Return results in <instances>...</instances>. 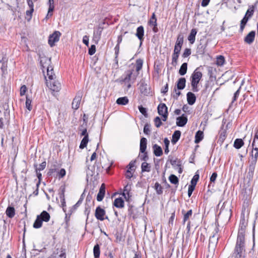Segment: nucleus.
<instances>
[{
	"mask_svg": "<svg viewBox=\"0 0 258 258\" xmlns=\"http://www.w3.org/2000/svg\"><path fill=\"white\" fill-rule=\"evenodd\" d=\"M247 222L244 216L241 218L240 222V229L238 233L237 241L233 253L234 258H244L245 255V229Z\"/></svg>",
	"mask_w": 258,
	"mask_h": 258,
	"instance_id": "f257e3e1",
	"label": "nucleus"
},
{
	"mask_svg": "<svg viewBox=\"0 0 258 258\" xmlns=\"http://www.w3.org/2000/svg\"><path fill=\"white\" fill-rule=\"evenodd\" d=\"M40 64L42 67V71L45 73V71H46V75L48 80H52L55 78V75L53 72V67L50 66L51 60L46 57H41L40 61Z\"/></svg>",
	"mask_w": 258,
	"mask_h": 258,
	"instance_id": "f03ea898",
	"label": "nucleus"
},
{
	"mask_svg": "<svg viewBox=\"0 0 258 258\" xmlns=\"http://www.w3.org/2000/svg\"><path fill=\"white\" fill-rule=\"evenodd\" d=\"M231 215V205L227 203H224L220 210L218 219L223 220L224 222H227L230 219Z\"/></svg>",
	"mask_w": 258,
	"mask_h": 258,
	"instance_id": "7ed1b4c3",
	"label": "nucleus"
},
{
	"mask_svg": "<svg viewBox=\"0 0 258 258\" xmlns=\"http://www.w3.org/2000/svg\"><path fill=\"white\" fill-rule=\"evenodd\" d=\"M203 76L202 72H201L199 69H196L190 77L191 86L192 87V91L195 92H198L199 89L198 88V84L201 80Z\"/></svg>",
	"mask_w": 258,
	"mask_h": 258,
	"instance_id": "20e7f679",
	"label": "nucleus"
},
{
	"mask_svg": "<svg viewBox=\"0 0 258 258\" xmlns=\"http://www.w3.org/2000/svg\"><path fill=\"white\" fill-rule=\"evenodd\" d=\"M50 218V215L45 211H43L39 215L37 216L36 219L33 224V227L39 228L42 226V222H48Z\"/></svg>",
	"mask_w": 258,
	"mask_h": 258,
	"instance_id": "39448f33",
	"label": "nucleus"
},
{
	"mask_svg": "<svg viewBox=\"0 0 258 258\" xmlns=\"http://www.w3.org/2000/svg\"><path fill=\"white\" fill-rule=\"evenodd\" d=\"M45 79H46V76ZM46 83L47 87L53 92H58L61 89V84L58 80L55 79L48 80L46 79Z\"/></svg>",
	"mask_w": 258,
	"mask_h": 258,
	"instance_id": "423d86ee",
	"label": "nucleus"
},
{
	"mask_svg": "<svg viewBox=\"0 0 258 258\" xmlns=\"http://www.w3.org/2000/svg\"><path fill=\"white\" fill-rule=\"evenodd\" d=\"M138 74H133L132 72L128 73L122 80V82L126 85L128 88L131 86V84L133 83L137 79Z\"/></svg>",
	"mask_w": 258,
	"mask_h": 258,
	"instance_id": "0eeeda50",
	"label": "nucleus"
},
{
	"mask_svg": "<svg viewBox=\"0 0 258 258\" xmlns=\"http://www.w3.org/2000/svg\"><path fill=\"white\" fill-rule=\"evenodd\" d=\"M61 33L58 31H54L51 35L49 37L48 44L50 46H53L55 45V43L58 42L59 40Z\"/></svg>",
	"mask_w": 258,
	"mask_h": 258,
	"instance_id": "6e6552de",
	"label": "nucleus"
},
{
	"mask_svg": "<svg viewBox=\"0 0 258 258\" xmlns=\"http://www.w3.org/2000/svg\"><path fill=\"white\" fill-rule=\"evenodd\" d=\"M158 111L160 115L163 116V120L166 121L167 118V107L164 103L160 104L158 106Z\"/></svg>",
	"mask_w": 258,
	"mask_h": 258,
	"instance_id": "1a4fd4ad",
	"label": "nucleus"
},
{
	"mask_svg": "<svg viewBox=\"0 0 258 258\" xmlns=\"http://www.w3.org/2000/svg\"><path fill=\"white\" fill-rule=\"evenodd\" d=\"M183 42V37L181 35H179L177 37L175 45L174 46V51L180 52Z\"/></svg>",
	"mask_w": 258,
	"mask_h": 258,
	"instance_id": "9d476101",
	"label": "nucleus"
},
{
	"mask_svg": "<svg viewBox=\"0 0 258 258\" xmlns=\"http://www.w3.org/2000/svg\"><path fill=\"white\" fill-rule=\"evenodd\" d=\"M256 163L249 161L248 167V172L247 177L249 179H252L253 177L254 171Z\"/></svg>",
	"mask_w": 258,
	"mask_h": 258,
	"instance_id": "9b49d317",
	"label": "nucleus"
},
{
	"mask_svg": "<svg viewBox=\"0 0 258 258\" xmlns=\"http://www.w3.org/2000/svg\"><path fill=\"white\" fill-rule=\"evenodd\" d=\"M95 215L96 218L98 220L103 221L104 219L105 212L104 209H102L100 207H98L96 209Z\"/></svg>",
	"mask_w": 258,
	"mask_h": 258,
	"instance_id": "f8f14e48",
	"label": "nucleus"
},
{
	"mask_svg": "<svg viewBox=\"0 0 258 258\" xmlns=\"http://www.w3.org/2000/svg\"><path fill=\"white\" fill-rule=\"evenodd\" d=\"M147 147V139L145 138H142L140 141V150L141 152L145 153V156L143 158L144 160H146L147 158V153L145 152Z\"/></svg>",
	"mask_w": 258,
	"mask_h": 258,
	"instance_id": "ddd939ff",
	"label": "nucleus"
},
{
	"mask_svg": "<svg viewBox=\"0 0 258 258\" xmlns=\"http://www.w3.org/2000/svg\"><path fill=\"white\" fill-rule=\"evenodd\" d=\"M105 192V186L104 183H102L100 187L99 192L97 196V200L99 202L102 201L104 198Z\"/></svg>",
	"mask_w": 258,
	"mask_h": 258,
	"instance_id": "4468645a",
	"label": "nucleus"
},
{
	"mask_svg": "<svg viewBox=\"0 0 258 258\" xmlns=\"http://www.w3.org/2000/svg\"><path fill=\"white\" fill-rule=\"evenodd\" d=\"M102 29V28L99 27L97 30L94 31L93 40L95 41L96 43H97L100 39Z\"/></svg>",
	"mask_w": 258,
	"mask_h": 258,
	"instance_id": "2eb2a0df",
	"label": "nucleus"
},
{
	"mask_svg": "<svg viewBox=\"0 0 258 258\" xmlns=\"http://www.w3.org/2000/svg\"><path fill=\"white\" fill-rule=\"evenodd\" d=\"M48 5H49V8L47 14L46 16V19H48L52 15V12L54 9V1L53 0H49L48 1Z\"/></svg>",
	"mask_w": 258,
	"mask_h": 258,
	"instance_id": "dca6fc26",
	"label": "nucleus"
},
{
	"mask_svg": "<svg viewBox=\"0 0 258 258\" xmlns=\"http://www.w3.org/2000/svg\"><path fill=\"white\" fill-rule=\"evenodd\" d=\"M187 101L188 104L193 105L196 100V97L195 95L190 92H189L187 93Z\"/></svg>",
	"mask_w": 258,
	"mask_h": 258,
	"instance_id": "f3484780",
	"label": "nucleus"
},
{
	"mask_svg": "<svg viewBox=\"0 0 258 258\" xmlns=\"http://www.w3.org/2000/svg\"><path fill=\"white\" fill-rule=\"evenodd\" d=\"M81 96H77L74 99L72 102V108L75 110L79 108L81 101Z\"/></svg>",
	"mask_w": 258,
	"mask_h": 258,
	"instance_id": "a211bd4d",
	"label": "nucleus"
},
{
	"mask_svg": "<svg viewBox=\"0 0 258 258\" xmlns=\"http://www.w3.org/2000/svg\"><path fill=\"white\" fill-rule=\"evenodd\" d=\"M255 34L254 31H252L250 32L245 37V41L248 44H251L254 40Z\"/></svg>",
	"mask_w": 258,
	"mask_h": 258,
	"instance_id": "6ab92c4d",
	"label": "nucleus"
},
{
	"mask_svg": "<svg viewBox=\"0 0 258 258\" xmlns=\"http://www.w3.org/2000/svg\"><path fill=\"white\" fill-rule=\"evenodd\" d=\"M187 118L182 115L177 118L176 124L179 126H183L187 123Z\"/></svg>",
	"mask_w": 258,
	"mask_h": 258,
	"instance_id": "aec40b11",
	"label": "nucleus"
},
{
	"mask_svg": "<svg viewBox=\"0 0 258 258\" xmlns=\"http://www.w3.org/2000/svg\"><path fill=\"white\" fill-rule=\"evenodd\" d=\"M197 33V31L196 29H191L190 33L188 37V40L191 44H193L195 42Z\"/></svg>",
	"mask_w": 258,
	"mask_h": 258,
	"instance_id": "412c9836",
	"label": "nucleus"
},
{
	"mask_svg": "<svg viewBox=\"0 0 258 258\" xmlns=\"http://www.w3.org/2000/svg\"><path fill=\"white\" fill-rule=\"evenodd\" d=\"M144 35V27L142 26H141L137 28L136 35L141 41H142L143 39Z\"/></svg>",
	"mask_w": 258,
	"mask_h": 258,
	"instance_id": "4be33fe9",
	"label": "nucleus"
},
{
	"mask_svg": "<svg viewBox=\"0 0 258 258\" xmlns=\"http://www.w3.org/2000/svg\"><path fill=\"white\" fill-rule=\"evenodd\" d=\"M154 154L156 156H161L163 154L162 149L159 146L155 144L153 147Z\"/></svg>",
	"mask_w": 258,
	"mask_h": 258,
	"instance_id": "5701e85b",
	"label": "nucleus"
},
{
	"mask_svg": "<svg viewBox=\"0 0 258 258\" xmlns=\"http://www.w3.org/2000/svg\"><path fill=\"white\" fill-rule=\"evenodd\" d=\"M258 158V149H253L251 151V159L249 161L256 163Z\"/></svg>",
	"mask_w": 258,
	"mask_h": 258,
	"instance_id": "b1692460",
	"label": "nucleus"
},
{
	"mask_svg": "<svg viewBox=\"0 0 258 258\" xmlns=\"http://www.w3.org/2000/svg\"><path fill=\"white\" fill-rule=\"evenodd\" d=\"M6 214L8 217L13 218L15 215V208L13 207H8L6 211Z\"/></svg>",
	"mask_w": 258,
	"mask_h": 258,
	"instance_id": "393cba45",
	"label": "nucleus"
},
{
	"mask_svg": "<svg viewBox=\"0 0 258 258\" xmlns=\"http://www.w3.org/2000/svg\"><path fill=\"white\" fill-rule=\"evenodd\" d=\"M113 205L116 208H121L124 207V201L122 198H118L114 200Z\"/></svg>",
	"mask_w": 258,
	"mask_h": 258,
	"instance_id": "a878e982",
	"label": "nucleus"
},
{
	"mask_svg": "<svg viewBox=\"0 0 258 258\" xmlns=\"http://www.w3.org/2000/svg\"><path fill=\"white\" fill-rule=\"evenodd\" d=\"M186 80L184 78H180L177 84V88L179 90H182L185 86Z\"/></svg>",
	"mask_w": 258,
	"mask_h": 258,
	"instance_id": "bb28decb",
	"label": "nucleus"
},
{
	"mask_svg": "<svg viewBox=\"0 0 258 258\" xmlns=\"http://www.w3.org/2000/svg\"><path fill=\"white\" fill-rule=\"evenodd\" d=\"M128 99L127 97L118 98L116 102L118 105H125L128 103Z\"/></svg>",
	"mask_w": 258,
	"mask_h": 258,
	"instance_id": "cd10ccee",
	"label": "nucleus"
},
{
	"mask_svg": "<svg viewBox=\"0 0 258 258\" xmlns=\"http://www.w3.org/2000/svg\"><path fill=\"white\" fill-rule=\"evenodd\" d=\"M181 135V133L179 131H176L174 132L173 134L172 135V139L171 142L172 143H176L178 140L179 139Z\"/></svg>",
	"mask_w": 258,
	"mask_h": 258,
	"instance_id": "c85d7f7f",
	"label": "nucleus"
},
{
	"mask_svg": "<svg viewBox=\"0 0 258 258\" xmlns=\"http://www.w3.org/2000/svg\"><path fill=\"white\" fill-rule=\"evenodd\" d=\"M204 137V134L202 131H199L197 132L195 136V143H198L201 141Z\"/></svg>",
	"mask_w": 258,
	"mask_h": 258,
	"instance_id": "c756f323",
	"label": "nucleus"
},
{
	"mask_svg": "<svg viewBox=\"0 0 258 258\" xmlns=\"http://www.w3.org/2000/svg\"><path fill=\"white\" fill-rule=\"evenodd\" d=\"M244 144L243 141L241 139H237L234 143V147L236 149H240Z\"/></svg>",
	"mask_w": 258,
	"mask_h": 258,
	"instance_id": "7c9ffc66",
	"label": "nucleus"
},
{
	"mask_svg": "<svg viewBox=\"0 0 258 258\" xmlns=\"http://www.w3.org/2000/svg\"><path fill=\"white\" fill-rule=\"evenodd\" d=\"M187 66V64L185 62L182 64V65L180 67V68L179 70V73L180 75L183 76V75H184L186 73Z\"/></svg>",
	"mask_w": 258,
	"mask_h": 258,
	"instance_id": "2f4dec72",
	"label": "nucleus"
},
{
	"mask_svg": "<svg viewBox=\"0 0 258 258\" xmlns=\"http://www.w3.org/2000/svg\"><path fill=\"white\" fill-rule=\"evenodd\" d=\"M143 61L142 59H138L137 60H136V71L138 72L137 74H139L138 72L142 69V67H143Z\"/></svg>",
	"mask_w": 258,
	"mask_h": 258,
	"instance_id": "473e14b6",
	"label": "nucleus"
},
{
	"mask_svg": "<svg viewBox=\"0 0 258 258\" xmlns=\"http://www.w3.org/2000/svg\"><path fill=\"white\" fill-rule=\"evenodd\" d=\"M131 190V185L127 184L124 188L123 192L122 194V195L124 197L125 199L129 198L130 195H129V192Z\"/></svg>",
	"mask_w": 258,
	"mask_h": 258,
	"instance_id": "72a5a7b5",
	"label": "nucleus"
},
{
	"mask_svg": "<svg viewBox=\"0 0 258 258\" xmlns=\"http://www.w3.org/2000/svg\"><path fill=\"white\" fill-rule=\"evenodd\" d=\"M100 247L98 244H96L94 246L93 248V253L95 258H98L100 256Z\"/></svg>",
	"mask_w": 258,
	"mask_h": 258,
	"instance_id": "f704fd0d",
	"label": "nucleus"
},
{
	"mask_svg": "<svg viewBox=\"0 0 258 258\" xmlns=\"http://www.w3.org/2000/svg\"><path fill=\"white\" fill-rule=\"evenodd\" d=\"M150 168H151V167L148 163H147L146 162L142 163V165H141V168H142V171L143 172L150 171Z\"/></svg>",
	"mask_w": 258,
	"mask_h": 258,
	"instance_id": "c9c22d12",
	"label": "nucleus"
},
{
	"mask_svg": "<svg viewBox=\"0 0 258 258\" xmlns=\"http://www.w3.org/2000/svg\"><path fill=\"white\" fill-rule=\"evenodd\" d=\"M89 141V137H84L82 139L81 144L80 145V148L84 149L87 146V145Z\"/></svg>",
	"mask_w": 258,
	"mask_h": 258,
	"instance_id": "e433bc0d",
	"label": "nucleus"
},
{
	"mask_svg": "<svg viewBox=\"0 0 258 258\" xmlns=\"http://www.w3.org/2000/svg\"><path fill=\"white\" fill-rule=\"evenodd\" d=\"M254 9L255 7L254 6L249 7L248 9L247 10L245 16H247L249 18H250L253 14Z\"/></svg>",
	"mask_w": 258,
	"mask_h": 258,
	"instance_id": "4c0bfd02",
	"label": "nucleus"
},
{
	"mask_svg": "<svg viewBox=\"0 0 258 258\" xmlns=\"http://www.w3.org/2000/svg\"><path fill=\"white\" fill-rule=\"evenodd\" d=\"M31 100L27 96L25 102L26 108L30 111L32 110Z\"/></svg>",
	"mask_w": 258,
	"mask_h": 258,
	"instance_id": "58836bf2",
	"label": "nucleus"
},
{
	"mask_svg": "<svg viewBox=\"0 0 258 258\" xmlns=\"http://www.w3.org/2000/svg\"><path fill=\"white\" fill-rule=\"evenodd\" d=\"M225 62V59L224 56L222 55H220L217 57L216 64L218 66H222Z\"/></svg>",
	"mask_w": 258,
	"mask_h": 258,
	"instance_id": "ea45409f",
	"label": "nucleus"
},
{
	"mask_svg": "<svg viewBox=\"0 0 258 258\" xmlns=\"http://www.w3.org/2000/svg\"><path fill=\"white\" fill-rule=\"evenodd\" d=\"M169 180L171 183L176 184L178 183V179L175 175L172 174L169 177Z\"/></svg>",
	"mask_w": 258,
	"mask_h": 258,
	"instance_id": "a19ab883",
	"label": "nucleus"
},
{
	"mask_svg": "<svg viewBox=\"0 0 258 258\" xmlns=\"http://www.w3.org/2000/svg\"><path fill=\"white\" fill-rule=\"evenodd\" d=\"M149 24L151 26L157 25V19L154 13L153 14L152 17L149 21Z\"/></svg>",
	"mask_w": 258,
	"mask_h": 258,
	"instance_id": "79ce46f5",
	"label": "nucleus"
},
{
	"mask_svg": "<svg viewBox=\"0 0 258 258\" xmlns=\"http://www.w3.org/2000/svg\"><path fill=\"white\" fill-rule=\"evenodd\" d=\"M34 11V9H30L26 12V19L28 21H30L32 18V13Z\"/></svg>",
	"mask_w": 258,
	"mask_h": 258,
	"instance_id": "37998d69",
	"label": "nucleus"
},
{
	"mask_svg": "<svg viewBox=\"0 0 258 258\" xmlns=\"http://www.w3.org/2000/svg\"><path fill=\"white\" fill-rule=\"evenodd\" d=\"M46 164V162H43L39 165L38 167H37L36 165H35L36 172L43 170L45 168Z\"/></svg>",
	"mask_w": 258,
	"mask_h": 258,
	"instance_id": "c03bdc74",
	"label": "nucleus"
},
{
	"mask_svg": "<svg viewBox=\"0 0 258 258\" xmlns=\"http://www.w3.org/2000/svg\"><path fill=\"white\" fill-rule=\"evenodd\" d=\"M226 138V132L222 131L220 133L219 139L218 142L222 143Z\"/></svg>",
	"mask_w": 258,
	"mask_h": 258,
	"instance_id": "a18cd8bd",
	"label": "nucleus"
},
{
	"mask_svg": "<svg viewBox=\"0 0 258 258\" xmlns=\"http://www.w3.org/2000/svg\"><path fill=\"white\" fill-rule=\"evenodd\" d=\"M192 210H190L188 211L187 213L184 215L183 223H185V222L189 219V218L192 215Z\"/></svg>",
	"mask_w": 258,
	"mask_h": 258,
	"instance_id": "49530a36",
	"label": "nucleus"
},
{
	"mask_svg": "<svg viewBox=\"0 0 258 258\" xmlns=\"http://www.w3.org/2000/svg\"><path fill=\"white\" fill-rule=\"evenodd\" d=\"M155 188L158 194L160 195L162 193V187L159 183L156 182L155 184Z\"/></svg>",
	"mask_w": 258,
	"mask_h": 258,
	"instance_id": "de8ad7c7",
	"label": "nucleus"
},
{
	"mask_svg": "<svg viewBox=\"0 0 258 258\" xmlns=\"http://www.w3.org/2000/svg\"><path fill=\"white\" fill-rule=\"evenodd\" d=\"M249 18L247 16H245L242 19V20L241 21L240 24V28L242 30L246 24Z\"/></svg>",
	"mask_w": 258,
	"mask_h": 258,
	"instance_id": "09e8293b",
	"label": "nucleus"
},
{
	"mask_svg": "<svg viewBox=\"0 0 258 258\" xmlns=\"http://www.w3.org/2000/svg\"><path fill=\"white\" fill-rule=\"evenodd\" d=\"M164 144H165V153L167 154L168 153H169V148H168V147H169V141L167 139V138H165L164 140Z\"/></svg>",
	"mask_w": 258,
	"mask_h": 258,
	"instance_id": "8fccbe9b",
	"label": "nucleus"
},
{
	"mask_svg": "<svg viewBox=\"0 0 258 258\" xmlns=\"http://www.w3.org/2000/svg\"><path fill=\"white\" fill-rule=\"evenodd\" d=\"M199 174H195L191 180V184L190 185L196 186V185L197 184V181L199 180Z\"/></svg>",
	"mask_w": 258,
	"mask_h": 258,
	"instance_id": "3c124183",
	"label": "nucleus"
},
{
	"mask_svg": "<svg viewBox=\"0 0 258 258\" xmlns=\"http://www.w3.org/2000/svg\"><path fill=\"white\" fill-rule=\"evenodd\" d=\"M180 52H177L176 51H174V53L172 55V63L174 62L176 63L177 61V59L179 56Z\"/></svg>",
	"mask_w": 258,
	"mask_h": 258,
	"instance_id": "603ef678",
	"label": "nucleus"
},
{
	"mask_svg": "<svg viewBox=\"0 0 258 258\" xmlns=\"http://www.w3.org/2000/svg\"><path fill=\"white\" fill-rule=\"evenodd\" d=\"M250 97L252 98L251 104H254L255 103V101L257 100L258 94L257 92H254V93L252 94H251L250 95Z\"/></svg>",
	"mask_w": 258,
	"mask_h": 258,
	"instance_id": "864d4df0",
	"label": "nucleus"
},
{
	"mask_svg": "<svg viewBox=\"0 0 258 258\" xmlns=\"http://www.w3.org/2000/svg\"><path fill=\"white\" fill-rule=\"evenodd\" d=\"M27 90V88L25 85H23L21 86L20 90V96H24L26 91Z\"/></svg>",
	"mask_w": 258,
	"mask_h": 258,
	"instance_id": "5fc2aeb1",
	"label": "nucleus"
},
{
	"mask_svg": "<svg viewBox=\"0 0 258 258\" xmlns=\"http://www.w3.org/2000/svg\"><path fill=\"white\" fill-rule=\"evenodd\" d=\"M154 122H155V125L157 127H159L161 126V125L162 124V122H161V119L159 117H158V116L156 117L154 119Z\"/></svg>",
	"mask_w": 258,
	"mask_h": 258,
	"instance_id": "6e6d98bb",
	"label": "nucleus"
},
{
	"mask_svg": "<svg viewBox=\"0 0 258 258\" xmlns=\"http://www.w3.org/2000/svg\"><path fill=\"white\" fill-rule=\"evenodd\" d=\"M7 122H8V120H7V118H6L5 117L0 118V127L1 128H3L4 127L5 124L6 123H7Z\"/></svg>",
	"mask_w": 258,
	"mask_h": 258,
	"instance_id": "4d7b16f0",
	"label": "nucleus"
},
{
	"mask_svg": "<svg viewBox=\"0 0 258 258\" xmlns=\"http://www.w3.org/2000/svg\"><path fill=\"white\" fill-rule=\"evenodd\" d=\"M144 133L146 135H149L150 133V125L146 124L145 125L144 127Z\"/></svg>",
	"mask_w": 258,
	"mask_h": 258,
	"instance_id": "13d9d810",
	"label": "nucleus"
},
{
	"mask_svg": "<svg viewBox=\"0 0 258 258\" xmlns=\"http://www.w3.org/2000/svg\"><path fill=\"white\" fill-rule=\"evenodd\" d=\"M96 52V47L94 45H92L90 48L89 49V54L90 55L94 54Z\"/></svg>",
	"mask_w": 258,
	"mask_h": 258,
	"instance_id": "bf43d9fd",
	"label": "nucleus"
},
{
	"mask_svg": "<svg viewBox=\"0 0 258 258\" xmlns=\"http://www.w3.org/2000/svg\"><path fill=\"white\" fill-rule=\"evenodd\" d=\"M252 146L253 149H258V139L254 138Z\"/></svg>",
	"mask_w": 258,
	"mask_h": 258,
	"instance_id": "052dcab7",
	"label": "nucleus"
},
{
	"mask_svg": "<svg viewBox=\"0 0 258 258\" xmlns=\"http://www.w3.org/2000/svg\"><path fill=\"white\" fill-rule=\"evenodd\" d=\"M195 186H194V185H189L188 186V197H190V196L191 195L194 189H195Z\"/></svg>",
	"mask_w": 258,
	"mask_h": 258,
	"instance_id": "680f3d73",
	"label": "nucleus"
},
{
	"mask_svg": "<svg viewBox=\"0 0 258 258\" xmlns=\"http://www.w3.org/2000/svg\"><path fill=\"white\" fill-rule=\"evenodd\" d=\"M191 53V50L190 49H188V48H186L184 51V52L183 53V56L184 57H186L187 56H188Z\"/></svg>",
	"mask_w": 258,
	"mask_h": 258,
	"instance_id": "e2e57ef3",
	"label": "nucleus"
},
{
	"mask_svg": "<svg viewBox=\"0 0 258 258\" xmlns=\"http://www.w3.org/2000/svg\"><path fill=\"white\" fill-rule=\"evenodd\" d=\"M89 36L85 35L83 38V42L87 46H89Z\"/></svg>",
	"mask_w": 258,
	"mask_h": 258,
	"instance_id": "0e129e2a",
	"label": "nucleus"
},
{
	"mask_svg": "<svg viewBox=\"0 0 258 258\" xmlns=\"http://www.w3.org/2000/svg\"><path fill=\"white\" fill-rule=\"evenodd\" d=\"M66 170L63 168L61 169L58 172L59 178H62L64 177L66 175Z\"/></svg>",
	"mask_w": 258,
	"mask_h": 258,
	"instance_id": "69168bd1",
	"label": "nucleus"
},
{
	"mask_svg": "<svg viewBox=\"0 0 258 258\" xmlns=\"http://www.w3.org/2000/svg\"><path fill=\"white\" fill-rule=\"evenodd\" d=\"M139 110L140 112L143 115H145L146 114V109L143 107L142 106H139Z\"/></svg>",
	"mask_w": 258,
	"mask_h": 258,
	"instance_id": "338daca9",
	"label": "nucleus"
},
{
	"mask_svg": "<svg viewBox=\"0 0 258 258\" xmlns=\"http://www.w3.org/2000/svg\"><path fill=\"white\" fill-rule=\"evenodd\" d=\"M133 174L132 171L129 169H127L125 174L126 177L127 178H131L133 176Z\"/></svg>",
	"mask_w": 258,
	"mask_h": 258,
	"instance_id": "774afa93",
	"label": "nucleus"
}]
</instances>
